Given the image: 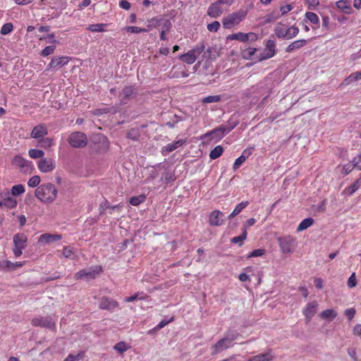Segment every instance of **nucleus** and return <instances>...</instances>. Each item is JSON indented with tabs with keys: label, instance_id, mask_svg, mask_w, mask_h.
Instances as JSON below:
<instances>
[{
	"label": "nucleus",
	"instance_id": "9b49d317",
	"mask_svg": "<svg viewBox=\"0 0 361 361\" xmlns=\"http://www.w3.org/2000/svg\"><path fill=\"white\" fill-rule=\"evenodd\" d=\"M276 44L274 40H268L267 42L266 48L264 51L257 57L259 61L269 59L275 55Z\"/></svg>",
	"mask_w": 361,
	"mask_h": 361
},
{
	"label": "nucleus",
	"instance_id": "bf43d9fd",
	"mask_svg": "<svg viewBox=\"0 0 361 361\" xmlns=\"http://www.w3.org/2000/svg\"><path fill=\"white\" fill-rule=\"evenodd\" d=\"M220 28V23L218 21H214L212 23L207 25V30L209 32H217Z\"/></svg>",
	"mask_w": 361,
	"mask_h": 361
},
{
	"label": "nucleus",
	"instance_id": "58836bf2",
	"mask_svg": "<svg viewBox=\"0 0 361 361\" xmlns=\"http://www.w3.org/2000/svg\"><path fill=\"white\" fill-rule=\"evenodd\" d=\"M146 200V196L145 195H140L137 196H134L130 198L129 202L133 206H138L141 203L144 202Z\"/></svg>",
	"mask_w": 361,
	"mask_h": 361
},
{
	"label": "nucleus",
	"instance_id": "69168bd1",
	"mask_svg": "<svg viewBox=\"0 0 361 361\" xmlns=\"http://www.w3.org/2000/svg\"><path fill=\"white\" fill-rule=\"evenodd\" d=\"M103 271V269L101 266H96L92 269V278L95 277L97 275H99Z\"/></svg>",
	"mask_w": 361,
	"mask_h": 361
},
{
	"label": "nucleus",
	"instance_id": "a18cd8bd",
	"mask_svg": "<svg viewBox=\"0 0 361 361\" xmlns=\"http://www.w3.org/2000/svg\"><path fill=\"white\" fill-rule=\"evenodd\" d=\"M361 185V178H358L355 181L352 185H350L348 188H346V191L348 195H353L356 190H358Z\"/></svg>",
	"mask_w": 361,
	"mask_h": 361
},
{
	"label": "nucleus",
	"instance_id": "a211bd4d",
	"mask_svg": "<svg viewBox=\"0 0 361 361\" xmlns=\"http://www.w3.org/2000/svg\"><path fill=\"white\" fill-rule=\"evenodd\" d=\"M24 264L25 262H16L13 263L9 260H4L1 262L0 269L11 271L18 268H21Z\"/></svg>",
	"mask_w": 361,
	"mask_h": 361
},
{
	"label": "nucleus",
	"instance_id": "3c124183",
	"mask_svg": "<svg viewBox=\"0 0 361 361\" xmlns=\"http://www.w3.org/2000/svg\"><path fill=\"white\" fill-rule=\"evenodd\" d=\"M40 181L41 178L39 176H34L29 179L27 185L31 188H35L39 185Z\"/></svg>",
	"mask_w": 361,
	"mask_h": 361
},
{
	"label": "nucleus",
	"instance_id": "412c9836",
	"mask_svg": "<svg viewBox=\"0 0 361 361\" xmlns=\"http://www.w3.org/2000/svg\"><path fill=\"white\" fill-rule=\"evenodd\" d=\"M252 148L246 149L243 151V154L235 159L233 165V169L237 170L248 158L250 155H251L252 152Z\"/></svg>",
	"mask_w": 361,
	"mask_h": 361
},
{
	"label": "nucleus",
	"instance_id": "052dcab7",
	"mask_svg": "<svg viewBox=\"0 0 361 361\" xmlns=\"http://www.w3.org/2000/svg\"><path fill=\"white\" fill-rule=\"evenodd\" d=\"M55 49H56L55 46H47L46 47H44L42 49V51L41 52V55L43 56H47L49 54L54 53Z\"/></svg>",
	"mask_w": 361,
	"mask_h": 361
},
{
	"label": "nucleus",
	"instance_id": "6ab92c4d",
	"mask_svg": "<svg viewBox=\"0 0 361 361\" xmlns=\"http://www.w3.org/2000/svg\"><path fill=\"white\" fill-rule=\"evenodd\" d=\"M223 8L217 2L212 4L207 10V15L212 18H218L223 13Z\"/></svg>",
	"mask_w": 361,
	"mask_h": 361
},
{
	"label": "nucleus",
	"instance_id": "39448f33",
	"mask_svg": "<svg viewBox=\"0 0 361 361\" xmlns=\"http://www.w3.org/2000/svg\"><path fill=\"white\" fill-rule=\"evenodd\" d=\"M14 247L13 252L16 257H19L23 254V250L25 248L27 242V237L23 233H18L14 235L13 238Z\"/></svg>",
	"mask_w": 361,
	"mask_h": 361
},
{
	"label": "nucleus",
	"instance_id": "a878e982",
	"mask_svg": "<svg viewBox=\"0 0 361 361\" xmlns=\"http://www.w3.org/2000/svg\"><path fill=\"white\" fill-rule=\"evenodd\" d=\"M336 6L345 14H350L353 12V9L349 2L346 0L338 1L336 2Z\"/></svg>",
	"mask_w": 361,
	"mask_h": 361
},
{
	"label": "nucleus",
	"instance_id": "cd10ccee",
	"mask_svg": "<svg viewBox=\"0 0 361 361\" xmlns=\"http://www.w3.org/2000/svg\"><path fill=\"white\" fill-rule=\"evenodd\" d=\"M361 79V71H357L351 73L347 78H345L343 82L342 85H348L354 81H357Z\"/></svg>",
	"mask_w": 361,
	"mask_h": 361
},
{
	"label": "nucleus",
	"instance_id": "6e6552de",
	"mask_svg": "<svg viewBox=\"0 0 361 361\" xmlns=\"http://www.w3.org/2000/svg\"><path fill=\"white\" fill-rule=\"evenodd\" d=\"M67 141L71 147L81 148L87 145V137L85 133L77 131L72 133L69 135Z\"/></svg>",
	"mask_w": 361,
	"mask_h": 361
},
{
	"label": "nucleus",
	"instance_id": "0eeeda50",
	"mask_svg": "<svg viewBox=\"0 0 361 361\" xmlns=\"http://www.w3.org/2000/svg\"><path fill=\"white\" fill-rule=\"evenodd\" d=\"M281 251L283 254H290L293 252L296 240L293 236L288 235L279 237L277 239Z\"/></svg>",
	"mask_w": 361,
	"mask_h": 361
},
{
	"label": "nucleus",
	"instance_id": "f257e3e1",
	"mask_svg": "<svg viewBox=\"0 0 361 361\" xmlns=\"http://www.w3.org/2000/svg\"><path fill=\"white\" fill-rule=\"evenodd\" d=\"M35 195L40 202L44 204H51L56 199L58 190L54 184L47 183L36 188Z\"/></svg>",
	"mask_w": 361,
	"mask_h": 361
},
{
	"label": "nucleus",
	"instance_id": "aec40b11",
	"mask_svg": "<svg viewBox=\"0 0 361 361\" xmlns=\"http://www.w3.org/2000/svg\"><path fill=\"white\" fill-rule=\"evenodd\" d=\"M62 236L59 234L44 233L39 237L38 242L43 244H47L60 240Z\"/></svg>",
	"mask_w": 361,
	"mask_h": 361
},
{
	"label": "nucleus",
	"instance_id": "8fccbe9b",
	"mask_svg": "<svg viewBox=\"0 0 361 361\" xmlns=\"http://www.w3.org/2000/svg\"><path fill=\"white\" fill-rule=\"evenodd\" d=\"M13 30V25L11 23H7L4 24L2 26L0 33L3 35H6L11 32Z\"/></svg>",
	"mask_w": 361,
	"mask_h": 361
},
{
	"label": "nucleus",
	"instance_id": "4d7b16f0",
	"mask_svg": "<svg viewBox=\"0 0 361 361\" xmlns=\"http://www.w3.org/2000/svg\"><path fill=\"white\" fill-rule=\"evenodd\" d=\"M286 30V28L283 26H277L275 29V33L279 38L285 39Z\"/></svg>",
	"mask_w": 361,
	"mask_h": 361
},
{
	"label": "nucleus",
	"instance_id": "423d86ee",
	"mask_svg": "<svg viewBox=\"0 0 361 361\" xmlns=\"http://www.w3.org/2000/svg\"><path fill=\"white\" fill-rule=\"evenodd\" d=\"M11 164L23 173L30 174L33 169L32 161L27 160L20 155H16L11 161Z\"/></svg>",
	"mask_w": 361,
	"mask_h": 361
},
{
	"label": "nucleus",
	"instance_id": "774afa93",
	"mask_svg": "<svg viewBox=\"0 0 361 361\" xmlns=\"http://www.w3.org/2000/svg\"><path fill=\"white\" fill-rule=\"evenodd\" d=\"M355 312L356 311L354 308H350L345 310V314L349 320H351L354 317Z\"/></svg>",
	"mask_w": 361,
	"mask_h": 361
},
{
	"label": "nucleus",
	"instance_id": "9d476101",
	"mask_svg": "<svg viewBox=\"0 0 361 361\" xmlns=\"http://www.w3.org/2000/svg\"><path fill=\"white\" fill-rule=\"evenodd\" d=\"M38 169L42 173H49L56 168L55 161L51 158H42L37 162Z\"/></svg>",
	"mask_w": 361,
	"mask_h": 361
},
{
	"label": "nucleus",
	"instance_id": "5fc2aeb1",
	"mask_svg": "<svg viewBox=\"0 0 361 361\" xmlns=\"http://www.w3.org/2000/svg\"><path fill=\"white\" fill-rule=\"evenodd\" d=\"M293 9V6L290 4H286L284 6H281L280 7L281 14L276 16V18H279L281 16H285L286 13L290 12Z\"/></svg>",
	"mask_w": 361,
	"mask_h": 361
},
{
	"label": "nucleus",
	"instance_id": "bb28decb",
	"mask_svg": "<svg viewBox=\"0 0 361 361\" xmlns=\"http://www.w3.org/2000/svg\"><path fill=\"white\" fill-rule=\"evenodd\" d=\"M55 145L52 137H43L37 141V146L44 149H49Z\"/></svg>",
	"mask_w": 361,
	"mask_h": 361
},
{
	"label": "nucleus",
	"instance_id": "1a4fd4ad",
	"mask_svg": "<svg viewBox=\"0 0 361 361\" xmlns=\"http://www.w3.org/2000/svg\"><path fill=\"white\" fill-rule=\"evenodd\" d=\"M31 324L35 326H41L51 330L55 329V322L49 316L33 318Z\"/></svg>",
	"mask_w": 361,
	"mask_h": 361
},
{
	"label": "nucleus",
	"instance_id": "37998d69",
	"mask_svg": "<svg viewBox=\"0 0 361 361\" xmlns=\"http://www.w3.org/2000/svg\"><path fill=\"white\" fill-rule=\"evenodd\" d=\"M247 235V230H246V228H244L241 235L232 238L231 240V242L233 244L239 243L240 245H241L243 244V241L246 239Z\"/></svg>",
	"mask_w": 361,
	"mask_h": 361
},
{
	"label": "nucleus",
	"instance_id": "f3484780",
	"mask_svg": "<svg viewBox=\"0 0 361 361\" xmlns=\"http://www.w3.org/2000/svg\"><path fill=\"white\" fill-rule=\"evenodd\" d=\"M69 62L68 56L54 57L48 65V68L45 71H49L51 68H60Z\"/></svg>",
	"mask_w": 361,
	"mask_h": 361
},
{
	"label": "nucleus",
	"instance_id": "338daca9",
	"mask_svg": "<svg viewBox=\"0 0 361 361\" xmlns=\"http://www.w3.org/2000/svg\"><path fill=\"white\" fill-rule=\"evenodd\" d=\"M106 25L104 24L92 25V32H102L104 31V27Z\"/></svg>",
	"mask_w": 361,
	"mask_h": 361
},
{
	"label": "nucleus",
	"instance_id": "7ed1b4c3",
	"mask_svg": "<svg viewBox=\"0 0 361 361\" xmlns=\"http://www.w3.org/2000/svg\"><path fill=\"white\" fill-rule=\"evenodd\" d=\"M246 10H240L232 13L222 19V24L224 28L231 29L236 25H238L247 16Z\"/></svg>",
	"mask_w": 361,
	"mask_h": 361
},
{
	"label": "nucleus",
	"instance_id": "4468645a",
	"mask_svg": "<svg viewBox=\"0 0 361 361\" xmlns=\"http://www.w3.org/2000/svg\"><path fill=\"white\" fill-rule=\"evenodd\" d=\"M224 214L219 210H214L209 216V224L211 226H219L224 223Z\"/></svg>",
	"mask_w": 361,
	"mask_h": 361
},
{
	"label": "nucleus",
	"instance_id": "5701e85b",
	"mask_svg": "<svg viewBox=\"0 0 361 361\" xmlns=\"http://www.w3.org/2000/svg\"><path fill=\"white\" fill-rule=\"evenodd\" d=\"M150 298L149 295L145 293L144 292H137L133 295L127 297L124 299L125 302H132L136 300H146Z\"/></svg>",
	"mask_w": 361,
	"mask_h": 361
},
{
	"label": "nucleus",
	"instance_id": "ddd939ff",
	"mask_svg": "<svg viewBox=\"0 0 361 361\" xmlns=\"http://www.w3.org/2000/svg\"><path fill=\"white\" fill-rule=\"evenodd\" d=\"M318 303L317 301H312L307 304L303 309L302 313L305 317L306 322L309 323L317 312Z\"/></svg>",
	"mask_w": 361,
	"mask_h": 361
},
{
	"label": "nucleus",
	"instance_id": "603ef678",
	"mask_svg": "<svg viewBox=\"0 0 361 361\" xmlns=\"http://www.w3.org/2000/svg\"><path fill=\"white\" fill-rule=\"evenodd\" d=\"M249 204V202L248 201H245V202H241L240 203H239L238 204L236 205V207H235V209H233V212L238 215L239 214L242 210L245 208L247 205Z\"/></svg>",
	"mask_w": 361,
	"mask_h": 361
},
{
	"label": "nucleus",
	"instance_id": "c756f323",
	"mask_svg": "<svg viewBox=\"0 0 361 361\" xmlns=\"http://www.w3.org/2000/svg\"><path fill=\"white\" fill-rule=\"evenodd\" d=\"M228 40H238L241 42H247V33L237 32L227 36Z\"/></svg>",
	"mask_w": 361,
	"mask_h": 361
},
{
	"label": "nucleus",
	"instance_id": "f03ea898",
	"mask_svg": "<svg viewBox=\"0 0 361 361\" xmlns=\"http://www.w3.org/2000/svg\"><path fill=\"white\" fill-rule=\"evenodd\" d=\"M239 334L236 331H226L223 338L219 339L211 347L212 355H216L224 350L233 346L234 341L238 338Z\"/></svg>",
	"mask_w": 361,
	"mask_h": 361
},
{
	"label": "nucleus",
	"instance_id": "ea45409f",
	"mask_svg": "<svg viewBox=\"0 0 361 361\" xmlns=\"http://www.w3.org/2000/svg\"><path fill=\"white\" fill-rule=\"evenodd\" d=\"M130 348V346L123 341H120L114 346V349L121 354H123Z\"/></svg>",
	"mask_w": 361,
	"mask_h": 361
},
{
	"label": "nucleus",
	"instance_id": "4be33fe9",
	"mask_svg": "<svg viewBox=\"0 0 361 361\" xmlns=\"http://www.w3.org/2000/svg\"><path fill=\"white\" fill-rule=\"evenodd\" d=\"M354 169L361 171V166L357 165L356 160H352L350 163L345 164L341 171L343 176L349 174Z\"/></svg>",
	"mask_w": 361,
	"mask_h": 361
},
{
	"label": "nucleus",
	"instance_id": "f8f14e48",
	"mask_svg": "<svg viewBox=\"0 0 361 361\" xmlns=\"http://www.w3.org/2000/svg\"><path fill=\"white\" fill-rule=\"evenodd\" d=\"M48 128L44 123H39L35 126L30 133V137L34 139H42L48 135Z\"/></svg>",
	"mask_w": 361,
	"mask_h": 361
},
{
	"label": "nucleus",
	"instance_id": "393cba45",
	"mask_svg": "<svg viewBox=\"0 0 361 361\" xmlns=\"http://www.w3.org/2000/svg\"><path fill=\"white\" fill-rule=\"evenodd\" d=\"M273 356L270 351L253 356L246 361H271Z\"/></svg>",
	"mask_w": 361,
	"mask_h": 361
},
{
	"label": "nucleus",
	"instance_id": "de8ad7c7",
	"mask_svg": "<svg viewBox=\"0 0 361 361\" xmlns=\"http://www.w3.org/2000/svg\"><path fill=\"white\" fill-rule=\"evenodd\" d=\"M149 28H141L137 26H128L126 27V30L128 32L130 33H140V32H147L149 31V30L151 28L150 26H148Z\"/></svg>",
	"mask_w": 361,
	"mask_h": 361
},
{
	"label": "nucleus",
	"instance_id": "e2e57ef3",
	"mask_svg": "<svg viewBox=\"0 0 361 361\" xmlns=\"http://www.w3.org/2000/svg\"><path fill=\"white\" fill-rule=\"evenodd\" d=\"M357 285V280L355 278V274L353 273L348 279V286L349 288H353Z\"/></svg>",
	"mask_w": 361,
	"mask_h": 361
},
{
	"label": "nucleus",
	"instance_id": "a19ab883",
	"mask_svg": "<svg viewBox=\"0 0 361 361\" xmlns=\"http://www.w3.org/2000/svg\"><path fill=\"white\" fill-rule=\"evenodd\" d=\"M25 191V187L22 184H18L11 188V193L13 196L17 197L23 194Z\"/></svg>",
	"mask_w": 361,
	"mask_h": 361
},
{
	"label": "nucleus",
	"instance_id": "13d9d810",
	"mask_svg": "<svg viewBox=\"0 0 361 361\" xmlns=\"http://www.w3.org/2000/svg\"><path fill=\"white\" fill-rule=\"evenodd\" d=\"M139 135L138 130L134 128L130 129L127 133V137L133 140H137Z\"/></svg>",
	"mask_w": 361,
	"mask_h": 361
},
{
	"label": "nucleus",
	"instance_id": "f704fd0d",
	"mask_svg": "<svg viewBox=\"0 0 361 361\" xmlns=\"http://www.w3.org/2000/svg\"><path fill=\"white\" fill-rule=\"evenodd\" d=\"M185 142V140H179L176 142L168 144L164 147L165 150L168 152H171L179 147L182 146Z\"/></svg>",
	"mask_w": 361,
	"mask_h": 361
},
{
	"label": "nucleus",
	"instance_id": "c85d7f7f",
	"mask_svg": "<svg viewBox=\"0 0 361 361\" xmlns=\"http://www.w3.org/2000/svg\"><path fill=\"white\" fill-rule=\"evenodd\" d=\"M204 43L203 42H201L197 44L193 49L189 51L192 53V55L195 56V60H197V59L204 52Z\"/></svg>",
	"mask_w": 361,
	"mask_h": 361
},
{
	"label": "nucleus",
	"instance_id": "2eb2a0df",
	"mask_svg": "<svg viewBox=\"0 0 361 361\" xmlns=\"http://www.w3.org/2000/svg\"><path fill=\"white\" fill-rule=\"evenodd\" d=\"M0 195L4 200V206L5 207L9 209H12L17 207L18 202L14 197L10 195V192L8 190L1 192Z\"/></svg>",
	"mask_w": 361,
	"mask_h": 361
},
{
	"label": "nucleus",
	"instance_id": "20e7f679",
	"mask_svg": "<svg viewBox=\"0 0 361 361\" xmlns=\"http://www.w3.org/2000/svg\"><path fill=\"white\" fill-rule=\"evenodd\" d=\"M109 147V142L106 136L100 133L92 135V149L102 152L106 151Z\"/></svg>",
	"mask_w": 361,
	"mask_h": 361
},
{
	"label": "nucleus",
	"instance_id": "79ce46f5",
	"mask_svg": "<svg viewBox=\"0 0 361 361\" xmlns=\"http://www.w3.org/2000/svg\"><path fill=\"white\" fill-rule=\"evenodd\" d=\"M85 356V352L80 350L77 354H69L63 361H79L82 360Z\"/></svg>",
	"mask_w": 361,
	"mask_h": 361
},
{
	"label": "nucleus",
	"instance_id": "09e8293b",
	"mask_svg": "<svg viewBox=\"0 0 361 361\" xmlns=\"http://www.w3.org/2000/svg\"><path fill=\"white\" fill-rule=\"evenodd\" d=\"M233 128H234L233 126V127H225L224 126H220L218 128H216L213 131V133H221V137H224L226 134L230 133Z\"/></svg>",
	"mask_w": 361,
	"mask_h": 361
},
{
	"label": "nucleus",
	"instance_id": "4c0bfd02",
	"mask_svg": "<svg viewBox=\"0 0 361 361\" xmlns=\"http://www.w3.org/2000/svg\"><path fill=\"white\" fill-rule=\"evenodd\" d=\"M28 155L30 156V158H32L33 159H41L43 158V157L44 155V152L42 149H30L28 151Z\"/></svg>",
	"mask_w": 361,
	"mask_h": 361
},
{
	"label": "nucleus",
	"instance_id": "864d4df0",
	"mask_svg": "<svg viewBox=\"0 0 361 361\" xmlns=\"http://www.w3.org/2000/svg\"><path fill=\"white\" fill-rule=\"evenodd\" d=\"M221 99L219 95L208 96L202 99L203 103H215L219 102Z\"/></svg>",
	"mask_w": 361,
	"mask_h": 361
},
{
	"label": "nucleus",
	"instance_id": "0e129e2a",
	"mask_svg": "<svg viewBox=\"0 0 361 361\" xmlns=\"http://www.w3.org/2000/svg\"><path fill=\"white\" fill-rule=\"evenodd\" d=\"M258 39V35L252 32L247 33V42H255Z\"/></svg>",
	"mask_w": 361,
	"mask_h": 361
},
{
	"label": "nucleus",
	"instance_id": "49530a36",
	"mask_svg": "<svg viewBox=\"0 0 361 361\" xmlns=\"http://www.w3.org/2000/svg\"><path fill=\"white\" fill-rule=\"evenodd\" d=\"M134 93V88L132 86H128L124 87L121 93V96H122L123 99H129L133 94Z\"/></svg>",
	"mask_w": 361,
	"mask_h": 361
},
{
	"label": "nucleus",
	"instance_id": "6e6d98bb",
	"mask_svg": "<svg viewBox=\"0 0 361 361\" xmlns=\"http://www.w3.org/2000/svg\"><path fill=\"white\" fill-rule=\"evenodd\" d=\"M265 254V250L264 249H257L254 250L252 252H250L247 255L248 258L250 257H261Z\"/></svg>",
	"mask_w": 361,
	"mask_h": 361
},
{
	"label": "nucleus",
	"instance_id": "b1692460",
	"mask_svg": "<svg viewBox=\"0 0 361 361\" xmlns=\"http://www.w3.org/2000/svg\"><path fill=\"white\" fill-rule=\"evenodd\" d=\"M307 44L306 39H298L293 42L290 44L286 48V52H292L295 50H297L302 47H304Z\"/></svg>",
	"mask_w": 361,
	"mask_h": 361
},
{
	"label": "nucleus",
	"instance_id": "dca6fc26",
	"mask_svg": "<svg viewBox=\"0 0 361 361\" xmlns=\"http://www.w3.org/2000/svg\"><path fill=\"white\" fill-rule=\"evenodd\" d=\"M118 303L117 301L108 297H102L99 302V307L101 310H112L117 308Z\"/></svg>",
	"mask_w": 361,
	"mask_h": 361
},
{
	"label": "nucleus",
	"instance_id": "c03bdc74",
	"mask_svg": "<svg viewBox=\"0 0 361 361\" xmlns=\"http://www.w3.org/2000/svg\"><path fill=\"white\" fill-rule=\"evenodd\" d=\"M305 16V18L313 25H317L319 23L318 16L313 12H307Z\"/></svg>",
	"mask_w": 361,
	"mask_h": 361
},
{
	"label": "nucleus",
	"instance_id": "72a5a7b5",
	"mask_svg": "<svg viewBox=\"0 0 361 361\" xmlns=\"http://www.w3.org/2000/svg\"><path fill=\"white\" fill-rule=\"evenodd\" d=\"M179 59L183 62L186 63L188 64H192L195 62V56L192 54V53L188 51L187 53L181 54L179 56Z\"/></svg>",
	"mask_w": 361,
	"mask_h": 361
},
{
	"label": "nucleus",
	"instance_id": "473e14b6",
	"mask_svg": "<svg viewBox=\"0 0 361 361\" xmlns=\"http://www.w3.org/2000/svg\"><path fill=\"white\" fill-rule=\"evenodd\" d=\"M319 316L323 319L333 320L334 318L336 317L337 312H336V311H335L332 309H328V310L322 311L320 313Z\"/></svg>",
	"mask_w": 361,
	"mask_h": 361
},
{
	"label": "nucleus",
	"instance_id": "680f3d73",
	"mask_svg": "<svg viewBox=\"0 0 361 361\" xmlns=\"http://www.w3.org/2000/svg\"><path fill=\"white\" fill-rule=\"evenodd\" d=\"M90 274L89 272H87L85 269H82L77 272L75 276L74 279L75 280L83 279L84 277L87 276Z\"/></svg>",
	"mask_w": 361,
	"mask_h": 361
},
{
	"label": "nucleus",
	"instance_id": "e433bc0d",
	"mask_svg": "<svg viewBox=\"0 0 361 361\" xmlns=\"http://www.w3.org/2000/svg\"><path fill=\"white\" fill-rule=\"evenodd\" d=\"M224 152V148L221 145L216 146L209 153L211 159H216L221 156Z\"/></svg>",
	"mask_w": 361,
	"mask_h": 361
},
{
	"label": "nucleus",
	"instance_id": "7c9ffc66",
	"mask_svg": "<svg viewBox=\"0 0 361 361\" xmlns=\"http://www.w3.org/2000/svg\"><path fill=\"white\" fill-rule=\"evenodd\" d=\"M314 219L311 217L303 219L298 225L297 231L300 232L308 228L314 224Z\"/></svg>",
	"mask_w": 361,
	"mask_h": 361
},
{
	"label": "nucleus",
	"instance_id": "2f4dec72",
	"mask_svg": "<svg viewBox=\"0 0 361 361\" xmlns=\"http://www.w3.org/2000/svg\"><path fill=\"white\" fill-rule=\"evenodd\" d=\"M257 51L256 48L248 47L244 49L241 51L242 57L247 60H251L254 59L255 52Z\"/></svg>",
	"mask_w": 361,
	"mask_h": 361
},
{
	"label": "nucleus",
	"instance_id": "c9c22d12",
	"mask_svg": "<svg viewBox=\"0 0 361 361\" xmlns=\"http://www.w3.org/2000/svg\"><path fill=\"white\" fill-rule=\"evenodd\" d=\"M299 33V29L296 26H291L286 30L285 39H292L296 37Z\"/></svg>",
	"mask_w": 361,
	"mask_h": 361
}]
</instances>
